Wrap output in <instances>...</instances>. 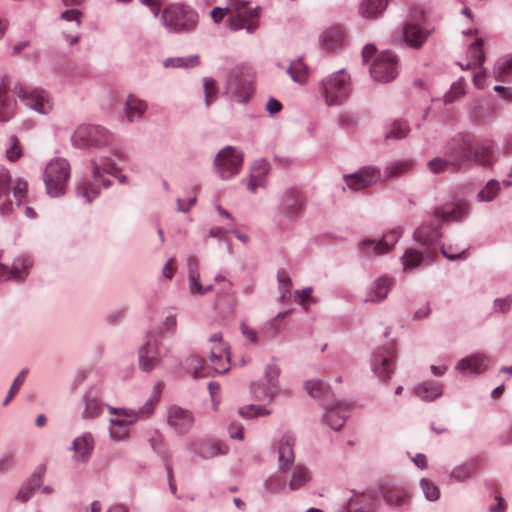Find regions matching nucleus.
<instances>
[{"label":"nucleus","instance_id":"nucleus-1","mask_svg":"<svg viewBox=\"0 0 512 512\" xmlns=\"http://www.w3.org/2000/svg\"><path fill=\"white\" fill-rule=\"evenodd\" d=\"M115 159L104 158L100 164L93 162V183L89 181H81L77 184V194L83 197L86 203L94 200L99 195L98 183L101 182L104 188L109 187L110 180L100 179L101 171L107 172L111 176L117 177L120 184L126 182V176L119 172L122 170V166L125 164V152L118 149L114 150L113 153Z\"/></svg>","mask_w":512,"mask_h":512},{"label":"nucleus","instance_id":"nucleus-2","mask_svg":"<svg viewBox=\"0 0 512 512\" xmlns=\"http://www.w3.org/2000/svg\"><path fill=\"white\" fill-rule=\"evenodd\" d=\"M210 16L215 23H220L225 17L227 26L238 31L245 29L248 33H253L258 28L259 8L250 7L244 0H229L224 8L216 7L210 12Z\"/></svg>","mask_w":512,"mask_h":512},{"label":"nucleus","instance_id":"nucleus-3","mask_svg":"<svg viewBox=\"0 0 512 512\" xmlns=\"http://www.w3.org/2000/svg\"><path fill=\"white\" fill-rule=\"evenodd\" d=\"M71 175L69 162L64 158H54L48 162L44 171V183L47 194L60 197L66 193Z\"/></svg>","mask_w":512,"mask_h":512},{"label":"nucleus","instance_id":"nucleus-4","mask_svg":"<svg viewBox=\"0 0 512 512\" xmlns=\"http://www.w3.org/2000/svg\"><path fill=\"white\" fill-rule=\"evenodd\" d=\"M71 142L80 149L99 148L110 145L113 142V135L100 125L84 124L74 131Z\"/></svg>","mask_w":512,"mask_h":512},{"label":"nucleus","instance_id":"nucleus-5","mask_svg":"<svg viewBox=\"0 0 512 512\" xmlns=\"http://www.w3.org/2000/svg\"><path fill=\"white\" fill-rule=\"evenodd\" d=\"M164 25L174 32L190 31L197 25L198 15L191 8L181 4H172L162 13Z\"/></svg>","mask_w":512,"mask_h":512},{"label":"nucleus","instance_id":"nucleus-6","mask_svg":"<svg viewBox=\"0 0 512 512\" xmlns=\"http://www.w3.org/2000/svg\"><path fill=\"white\" fill-rule=\"evenodd\" d=\"M462 166L467 162H475L484 167L493 164V148L488 143H473L470 138L464 136L456 144Z\"/></svg>","mask_w":512,"mask_h":512},{"label":"nucleus","instance_id":"nucleus-7","mask_svg":"<svg viewBox=\"0 0 512 512\" xmlns=\"http://www.w3.org/2000/svg\"><path fill=\"white\" fill-rule=\"evenodd\" d=\"M321 91L327 105L343 103L350 94L349 75L344 70L331 75L323 81Z\"/></svg>","mask_w":512,"mask_h":512},{"label":"nucleus","instance_id":"nucleus-8","mask_svg":"<svg viewBox=\"0 0 512 512\" xmlns=\"http://www.w3.org/2000/svg\"><path fill=\"white\" fill-rule=\"evenodd\" d=\"M243 163V155L235 148L228 146L223 148L215 157L214 168L222 179H229L240 172Z\"/></svg>","mask_w":512,"mask_h":512},{"label":"nucleus","instance_id":"nucleus-9","mask_svg":"<svg viewBox=\"0 0 512 512\" xmlns=\"http://www.w3.org/2000/svg\"><path fill=\"white\" fill-rule=\"evenodd\" d=\"M16 94L21 101L35 112L47 115L53 109V99L51 95L43 89H31L26 91L21 85L14 87Z\"/></svg>","mask_w":512,"mask_h":512},{"label":"nucleus","instance_id":"nucleus-10","mask_svg":"<svg viewBox=\"0 0 512 512\" xmlns=\"http://www.w3.org/2000/svg\"><path fill=\"white\" fill-rule=\"evenodd\" d=\"M162 359L161 347L154 334H147L144 343L138 350V363L141 370L150 372L156 368Z\"/></svg>","mask_w":512,"mask_h":512},{"label":"nucleus","instance_id":"nucleus-11","mask_svg":"<svg viewBox=\"0 0 512 512\" xmlns=\"http://www.w3.org/2000/svg\"><path fill=\"white\" fill-rule=\"evenodd\" d=\"M370 73L372 77L379 82H389L398 74V61L396 55L390 51L380 53L371 69Z\"/></svg>","mask_w":512,"mask_h":512},{"label":"nucleus","instance_id":"nucleus-12","mask_svg":"<svg viewBox=\"0 0 512 512\" xmlns=\"http://www.w3.org/2000/svg\"><path fill=\"white\" fill-rule=\"evenodd\" d=\"M211 369L216 373H225L230 368V355L228 346L223 342L221 333H215L209 338Z\"/></svg>","mask_w":512,"mask_h":512},{"label":"nucleus","instance_id":"nucleus-13","mask_svg":"<svg viewBox=\"0 0 512 512\" xmlns=\"http://www.w3.org/2000/svg\"><path fill=\"white\" fill-rule=\"evenodd\" d=\"M253 74L247 69H241L228 81V91L238 102H246L253 93Z\"/></svg>","mask_w":512,"mask_h":512},{"label":"nucleus","instance_id":"nucleus-14","mask_svg":"<svg viewBox=\"0 0 512 512\" xmlns=\"http://www.w3.org/2000/svg\"><path fill=\"white\" fill-rule=\"evenodd\" d=\"M32 266V257L25 254L15 257L11 266L0 263V280L22 281L27 278Z\"/></svg>","mask_w":512,"mask_h":512},{"label":"nucleus","instance_id":"nucleus-15","mask_svg":"<svg viewBox=\"0 0 512 512\" xmlns=\"http://www.w3.org/2000/svg\"><path fill=\"white\" fill-rule=\"evenodd\" d=\"M111 417L109 418V436L115 442L124 441L128 438V409L116 408L106 405Z\"/></svg>","mask_w":512,"mask_h":512},{"label":"nucleus","instance_id":"nucleus-16","mask_svg":"<svg viewBox=\"0 0 512 512\" xmlns=\"http://www.w3.org/2000/svg\"><path fill=\"white\" fill-rule=\"evenodd\" d=\"M372 368L381 380H387L394 372V345L389 343L373 353Z\"/></svg>","mask_w":512,"mask_h":512},{"label":"nucleus","instance_id":"nucleus-17","mask_svg":"<svg viewBox=\"0 0 512 512\" xmlns=\"http://www.w3.org/2000/svg\"><path fill=\"white\" fill-rule=\"evenodd\" d=\"M446 156L447 158L434 157L428 161L426 166L429 172L443 174L447 171H459L463 167L455 142L447 148Z\"/></svg>","mask_w":512,"mask_h":512},{"label":"nucleus","instance_id":"nucleus-18","mask_svg":"<svg viewBox=\"0 0 512 512\" xmlns=\"http://www.w3.org/2000/svg\"><path fill=\"white\" fill-rule=\"evenodd\" d=\"M401 235L402 229L395 228L386 233L379 242H375L374 240H364L360 243L359 247L362 252L369 256H380L390 252Z\"/></svg>","mask_w":512,"mask_h":512},{"label":"nucleus","instance_id":"nucleus-19","mask_svg":"<svg viewBox=\"0 0 512 512\" xmlns=\"http://www.w3.org/2000/svg\"><path fill=\"white\" fill-rule=\"evenodd\" d=\"M347 186L355 191L371 186L381 179V173L374 167H364L358 172L344 176Z\"/></svg>","mask_w":512,"mask_h":512},{"label":"nucleus","instance_id":"nucleus-20","mask_svg":"<svg viewBox=\"0 0 512 512\" xmlns=\"http://www.w3.org/2000/svg\"><path fill=\"white\" fill-rule=\"evenodd\" d=\"M167 421L178 434L187 433L194 424L192 412L180 406L173 405L168 409Z\"/></svg>","mask_w":512,"mask_h":512},{"label":"nucleus","instance_id":"nucleus-21","mask_svg":"<svg viewBox=\"0 0 512 512\" xmlns=\"http://www.w3.org/2000/svg\"><path fill=\"white\" fill-rule=\"evenodd\" d=\"M94 437L90 432H84L72 441L71 450L74 452L73 461L87 463L94 450Z\"/></svg>","mask_w":512,"mask_h":512},{"label":"nucleus","instance_id":"nucleus-22","mask_svg":"<svg viewBox=\"0 0 512 512\" xmlns=\"http://www.w3.org/2000/svg\"><path fill=\"white\" fill-rule=\"evenodd\" d=\"M279 374H280V369L277 365H275V364L267 365V367L265 369V379L269 385L268 388L263 389L260 384L252 385V393L256 400H263L266 397H269L270 400L273 398V396L277 390V382H278Z\"/></svg>","mask_w":512,"mask_h":512},{"label":"nucleus","instance_id":"nucleus-23","mask_svg":"<svg viewBox=\"0 0 512 512\" xmlns=\"http://www.w3.org/2000/svg\"><path fill=\"white\" fill-rule=\"evenodd\" d=\"M428 37V32L424 30L419 24L408 22L404 25L403 30L395 39L397 41H404L412 48H420Z\"/></svg>","mask_w":512,"mask_h":512},{"label":"nucleus","instance_id":"nucleus-24","mask_svg":"<svg viewBox=\"0 0 512 512\" xmlns=\"http://www.w3.org/2000/svg\"><path fill=\"white\" fill-rule=\"evenodd\" d=\"M11 175L9 171L0 165V215L7 216L14 209V202L10 193Z\"/></svg>","mask_w":512,"mask_h":512},{"label":"nucleus","instance_id":"nucleus-25","mask_svg":"<svg viewBox=\"0 0 512 512\" xmlns=\"http://www.w3.org/2000/svg\"><path fill=\"white\" fill-rule=\"evenodd\" d=\"M83 412L82 418L94 419L102 413V403L100 402V392L97 388H90L82 397Z\"/></svg>","mask_w":512,"mask_h":512},{"label":"nucleus","instance_id":"nucleus-26","mask_svg":"<svg viewBox=\"0 0 512 512\" xmlns=\"http://www.w3.org/2000/svg\"><path fill=\"white\" fill-rule=\"evenodd\" d=\"M188 272H189V288L192 294L203 295L213 289L212 284L203 285L200 280V273L198 270V259L195 256L187 258Z\"/></svg>","mask_w":512,"mask_h":512},{"label":"nucleus","instance_id":"nucleus-27","mask_svg":"<svg viewBox=\"0 0 512 512\" xmlns=\"http://www.w3.org/2000/svg\"><path fill=\"white\" fill-rule=\"evenodd\" d=\"M382 497L389 506L400 507L410 500L409 492L400 486H386L382 488Z\"/></svg>","mask_w":512,"mask_h":512},{"label":"nucleus","instance_id":"nucleus-28","mask_svg":"<svg viewBox=\"0 0 512 512\" xmlns=\"http://www.w3.org/2000/svg\"><path fill=\"white\" fill-rule=\"evenodd\" d=\"M304 199L302 195L296 190H288L282 202V211L289 217L297 216L303 209Z\"/></svg>","mask_w":512,"mask_h":512},{"label":"nucleus","instance_id":"nucleus-29","mask_svg":"<svg viewBox=\"0 0 512 512\" xmlns=\"http://www.w3.org/2000/svg\"><path fill=\"white\" fill-rule=\"evenodd\" d=\"M16 107L14 96L9 94L3 82L0 83V122L9 121L15 115Z\"/></svg>","mask_w":512,"mask_h":512},{"label":"nucleus","instance_id":"nucleus-30","mask_svg":"<svg viewBox=\"0 0 512 512\" xmlns=\"http://www.w3.org/2000/svg\"><path fill=\"white\" fill-rule=\"evenodd\" d=\"M294 438L291 435H284L279 442V465L282 470L291 468L294 462Z\"/></svg>","mask_w":512,"mask_h":512},{"label":"nucleus","instance_id":"nucleus-31","mask_svg":"<svg viewBox=\"0 0 512 512\" xmlns=\"http://www.w3.org/2000/svg\"><path fill=\"white\" fill-rule=\"evenodd\" d=\"M488 359L482 354H475L462 359L457 368L463 372L482 374L487 370Z\"/></svg>","mask_w":512,"mask_h":512},{"label":"nucleus","instance_id":"nucleus-32","mask_svg":"<svg viewBox=\"0 0 512 512\" xmlns=\"http://www.w3.org/2000/svg\"><path fill=\"white\" fill-rule=\"evenodd\" d=\"M346 417V405L337 402L332 406L326 407V421L332 429H341L345 423Z\"/></svg>","mask_w":512,"mask_h":512},{"label":"nucleus","instance_id":"nucleus-33","mask_svg":"<svg viewBox=\"0 0 512 512\" xmlns=\"http://www.w3.org/2000/svg\"><path fill=\"white\" fill-rule=\"evenodd\" d=\"M394 281L392 278L382 276L378 278L371 286L368 292L367 300L372 302H380L384 300L391 290Z\"/></svg>","mask_w":512,"mask_h":512},{"label":"nucleus","instance_id":"nucleus-34","mask_svg":"<svg viewBox=\"0 0 512 512\" xmlns=\"http://www.w3.org/2000/svg\"><path fill=\"white\" fill-rule=\"evenodd\" d=\"M269 164L264 161H257L251 171L250 181L248 183V189L255 193L258 187H265L266 175L269 172Z\"/></svg>","mask_w":512,"mask_h":512},{"label":"nucleus","instance_id":"nucleus-35","mask_svg":"<svg viewBox=\"0 0 512 512\" xmlns=\"http://www.w3.org/2000/svg\"><path fill=\"white\" fill-rule=\"evenodd\" d=\"M161 388V383H158L154 388L153 395L146 401V403L141 408H139V410H130V424L139 419H145L153 413V410L160 398Z\"/></svg>","mask_w":512,"mask_h":512},{"label":"nucleus","instance_id":"nucleus-36","mask_svg":"<svg viewBox=\"0 0 512 512\" xmlns=\"http://www.w3.org/2000/svg\"><path fill=\"white\" fill-rule=\"evenodd\" d=\"M483 40L478 38L473 44L469 46L467 51V63L464 65L460 63L462 69H470L480 66L485 59L483 52Z\"/></svg>","mask_w":512,"mask_h":512},{"label":"nucleus","instance_id":"nucleus-37","mask_svg":"<svg viewBox=\"0 0 512 512\" xmlns=\"http://www.w3.org/2000/svg\"><path fill=\"white\" fill-rule=\"evenodd\" d=\"M388 5V0H364L360 5V14L366 19H374L381 15Z\"/></svg>","mask_w":512,"mask_h":512},{"label":"nucleus","instance_id":"nucleus-38","mask_svg":"<svg viewBox=\"0 0 512 512\" xmlns=\"http://www.w3.org/2000/svg\"><path fill=\"white\" fill-rule=\"evenodd\" d=\"M375 499L370 494L354 496L348 504L350 512H371L374 508Z\"/></svg>","mask_w":512,"mask_h":512},{"label":"nucleus","instance_id":"nucleus-39","mask_svg":"<svg viewBox=\"0 0 512 512\" xmlns=\"http://www.w3.org/2000/svg\"><path fill=\"white\" fill-rule=\"evenodd\" d=\"M414 393L424 401H433L442 394V390L435 382H424L415 388Z\"/></svg>","mask_w":512,"mask_h":512},{"label":"nucleus","instance_id":"nucleus-40","mask_svg":"<svg viewBox=\"0 0 512 512\" xmlns=\"http://www.w3.org/2000/svg\"><path fill=\"white\" fill-rule=\"evenodd\" d=\"M440 237V232L437 227H430L429 225H421L414 232V239L422 245H429L434 243Z\"/></svg>","mask_w":512,"mask_h":512},{"label":"nucleus","instance_id":"nucleus-41","mask_svg":"<svg viewBox=\"0 0 512 512\" xmlns=\"http://www.w3.org/2000/svg\"><path fill=\"white\" fill-rule=\"evenodd\" d=\"M344 40V33L339 28H332L324 32L322 36L323 46L329 50H335Z\"/></svg>","mask_w":512,"mask_h":512},{"label":"nucleus","instance_id":"nucleus-42","mask_svg":"<svg viewBox=\"0 0 512 512\" xmlns=\"http://www.w3.org/2000/svg\"><path fill=\"white\" fill-rule=\"evenodd\" d=\"M204 361L198 356H191L186 360V367L194 378H201L210 375V368L204 366Z\"/></svg>","mask_w":512,"mask_h":512},{"label":"nucleus","instance_id":"nucleus-43","mask_svg":"<svg viewBox=\"0 0 512 512\" xmlns=\"http://www.w3.org/2000/svg\"><path fill=\"white\" fill-rule=\"evenodd\" d=\"M288 74L293 81L302 84L305 83L308 78V68L301 59H298L290 64Z\"/></svg>","mask_w":512,"mask_h":512},{"label":"nucleus","instance_id":"nucleus-44","mask_svg":"<svg viewBox=\"0 0 512 512\" xmlns=\"http://www.w3.org/2000/svg\"><path fill=\"white\" fill-rule=\"evenodd\" d=\"M310 480V474L307 468L298 465L293 474L292 478L289 482V487L291 490H297L305 485Z\"/></svg>","mask_w":512,"mask_h":512},{"label":"nucleus","instance_id":"nucleus-45","mask_svg":"<svg viewBox=\"0 0 512 512\" xmlns=\"http://www.w3.org/2000/svg\"><path fill=\"white\" fill-rule=\"evenodd\" d=\"M413 165L412 160L395 161L386 168V172L388 173V177H399L411 171Z\"/></svg>","mask_w":512,"mask_h":512},{"label":"nucleus","instance_id":"nucleus-46","mask_svg":"<svg viewBox=\"0 0 512 512\" xmlns=\"http://www.w3.org/2000/svg\"><path fill=\"white\" fill-rule=\"evenodd\" d=\"M228 451V447L220 442H213L205 444L200 448V455L203 458L209 459L218 455H225Z\"/></svg>","mask_w":512,"mask_h":512},{"label":"nucleus","instance_id":"nucleus-47","mask_svg":"<svg viewBox=\"0 0 512 512\" xmlns=\"http://www.w3.org/2000/svg\"><path fill=\"white\" fill-rule=\"evenodd\" d=\"M495 78L497 81H508L512 78V56L499 62L494 69Z\"/></svg>","mask_w":512,"mask_h":512},{"label":"nucleus","instance_id":"nucleus-48","mask_svg":"<svg viewBox=\"0 0 512 512\" xmlns=\"http://www.w3.org/2000/svg\"><path fill=\"white\" fill-rule=\"evenodd\" d=\"M200 63L198 55H192L189 57H178V58H170L165 62V66L171 67H195Z\"/></svg>","mask_w":512,"mask_h":512},{"label":"nucleus","instance_id":"nucleus-49","mask_svg":"<svg viewBox=\"0 0 512 512\" xmlns=\"http://www.w3.org/2000/svg\"><path fill=\"white\" fill-rule=\"evenodd\" d=\"M410 131L405 121L397 120L393 122L391 130L386 134V138L402 139L405 138Z\"/></svg>","mask_w":512,"mask_h":512},{"label":"nucleus","instance_id":"nucleus-50","mask_svg":"<svg viewBox=\"0 0 512 512\" xmlns=\"http://www.w3.org/2000/svg\"><path fill=\"white\" fill-rule=\"evenodd\" d=\"M27 375V370L23 369L14 379L6 398L3 401V406H7L13 397L17 394L21 386L23 385Z\"/></svg>","mask_w":512,"mask_h":512},{"label":"nucleus","instance_id":"nucleus-51","mask_svg":"<svg viewBox=\"0 0 512 512\" xmlns=\"http://www.w3.org/2000/svg\"><path fill=\"white\" fill-rule=\"evenodd\" d=\"M305 389L314 398H319L328 392L327 385L320 380L307 381Z\"/></svg>","mask_w":512,"mask_h":512},{"label":"nucleus","instance_id":"nucleus-52","mask_svg":"<svg viewBox=\"0 0 512 512\" xmlns=\"http://www.w3.org/2000/svg\"><path fill=\"white\" fill-rule=\"evenodd\" d=\"M500 190V184L496 180H490L479 192L478 197L484 201L493 200Z\"/></svg>","mask_w":512,"mask_h":512},{"label":"nucleus","instance_id":"nucleus-53","mask_svg":"<svg viewBox=\"0 0 512 512\" xmlns=\"http://www.w3.org/2000/svg\"><path fill=\"white\" fill-rule=\"evenodd\" d=\"M441 252L446 258L450 260L464 259L467 257V248L465 247L459 248L453 245H443Z\"/></svg>","mask_w":512,"mask_h":512},{"label":"nucleus","instance_id":"nucleus-54","mask_svg":"<svg viewBox=\"0 0 512 512\" xmlns=\"http://www.w3.org/2000/svg\"><path fill=\"white\" fill-rule=\"evenodd\" d=\"M423 260L420 252L414 249H408L403 256V265L405 269L417 267Z\"/></svg>","mask_w":512,"mask_h":512},{"label":"nucleus","instance_id":"nucleus-55","mask_svg":"<svg viewBox=\"0 0 512 512\" xmlns=\"http://www.w3.org/2000/svg\"><path fill=\"white\" fill-rule=\"evenodd\" d=\"M204 93H205V101L209 106L217 97V86L216 82L213 78L206 77L203 80Z\"/></svg>","mask_w":512,"mask_h":512},{"label":"nucleus","instance_id":"nucleus-56","mask_svg":"<svg viewBox=\"0 0 512 512\" xmlns=\"http://www.w3.org/2000/svg\"><path fill=\"white\" fill-rule=\"evenodd\" d=\"M22 155V149L19 145L18 139L16 136L12 135L9 138V146L6 149L7 159L11 162L16 161Z\"/></svg>","mask_w":512,"mask_h":512},{"label":"nucleus","instance_id":"nucleus-57","mask_svg":"<svg viewBox=\"0 0 512 512\" xmlns=\"http://www.w3.org/2000/svg\"><path fill=\"white\" fill-rule=\"evenodd\" d=\"M239 414L244 418H251L257 416H266L270 414V411L264 407H259L256 405H247L239 410Z\"/></svg>","mask_w":512,"mask_h":512},{"label":"nucleus","instance_id":"nucleus-58","mask_svg":"<svg viewBox=\"0 0 512 512\" xmlns=\"http://www.w3.org/2000/svg\"><path fill=\"white\" fill-rule=\"evenodd\" d=\"M420 485H421V488L423 489V492L428 500L435 501L439 498V496H440L439 489L433 483H431L429 480L422 479L420 481Z\"/></svg>","mask_w":512,"mask_h":512},{"label":"nucleus","instance_id":"nucleus-59","mask_svg":"<svg viewBox=\"0 0 512 512\" xmlns=\"http://www.w3.org/2000/svg\"><path fill=\"white\" fill-rule=\"evenodd\" d=\"M146 108H147V106L143 101L135 99L132 96H130V106H129L130 121L134 117H137V118L142 117V115L146 111Z\"/></svg>","mask_w":512,"mask_h":512},{"label":"nucleus","instance_id":"nucleus-60","mask_svg":"<svg viewBox=\"0 0 512 512\" xmlns=\"http://www.w3.org/2000/svg\"><path fill=\"white\" fill-rule=\"evenodd\" d=\"M465 93L464 84L462 82L454 83L451 86L449 92H447L444 96L445 103H451L459 97L463 96Z\"/></svg>","mask_w":512,"mask_h":512},{"label":"nucleus","instance_id":"nucleus-61","mask_svg":"<svg viewBox=\"0 0 512 512\" xmlns=\"http://www.w3.org/2000/svg\"><path fill=\"white\" fill-rule=\"evenodd\" d=\"M295 301L307 309L308 302L313 301L312 288L308 287L303 290L295 291Z\"/></svg>","mask_w":512,"mask_h":512},{"label":"nucleus","instance_id":"nucleus-62","mask_svg":"<svg viewBox=\"0 0 512 512\" xmlns=\"http://www.w3.org/2000/svg\"><path fill=\"white\" fill-rule=\"evenodd\" d=\"M26 190L27 182L21 179L17 180L13 189V197L17 206H20L21 199L24 198Z\"/></svg>","mask_w":512,"mask_h":512},{"label":"nucleus","instance_id":"nucleus-63","mask_svg":"<svg viewBox=\"0 0 512 512\" xmlns=\"http://www.w3.org/2000/svg\"><path fill=\"white\" fill-rule=\"evenodd\" d=\"M81 11L78 9L66 10L61 13L60 18L65 21L75 22L76 27L79 28L81 24Z\"/></svg>","mask_w":512,"mask_h":512},{"label":"nucleus","instance_id":"nucleus-64","mask_svg":"<svg viewBox=\"0 0 512 512\" xmlns=\"http://www.w3.org/2000/svg\"><path fill=\"white\" fill-rule=\"evenodd\" d=\"M35 488H36V485H32L30 483L24 484L20 488V490L16 496V499H18L22 502H27L33 496Z\"/></svg>","mask_w":512,"mask_h":512}]
</instances>
